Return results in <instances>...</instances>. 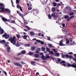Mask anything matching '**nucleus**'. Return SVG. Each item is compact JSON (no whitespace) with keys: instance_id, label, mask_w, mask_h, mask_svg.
I'll return each mask as SVG.
<instances>
[{"instance_id":"1","label":"nucleus","mask_w":76,"mask_h":76,"mask_svg":"<svg viewBox=\"0 0 76 76\" xmlns=\"http://www.w3.org/2000/svg\"><path fill=\"white\" fill-rule=\"evenodd\" d=\"M8 41H11V42L13 44V45H15L16 44V37L14 36L13 38L10 37L9 39H8Z\"/></svg>"},{"instance_id":"2","label":"nucleus","mask_w":76,"mask_h":76,"mask_svg":"<svg viewBox=\"0 0 76 76\" xmlns=\"http://www.w3.org/2000/svg\"><path fill=\"white\" fill-rule=\"evenodd\" d=\"M9 35L5 33L2 35V37L5 38V39H8L9 38Z\"/></svg>"},{"instance_id":"3","label":"nucleus","mask_w":76,"mask_h":76,"mask_svg":"<svg viewBox=\"0 0 76 76\" xmlns=\"http://www.w3.org/2000/svg\"><path fill=\"white\" fill-rule=\"evenodd\" d=\"M50 57V56H45L44 55H43L41 57L42 59L43 60H47V58H49Z\"/></svg>"},{"instance_id":"4","label":"nucleus","mask_w":76,"mask_h":76,"mask_svg":"<svg viewBox=\"0 0 76 76\" xmlns=\"http://www.w3.org/2000/svg\"><path fill=\"white\" fill-rule=\"evenodd\" d=\"M68 66L69 67H74L75 68H76V64H74L75 65L73 64H68Z\"/></svg>"},{"instance_id":"5","label":"nucleus","mask_w":76,"mask_h":76,"mask_svg":"<svg viewBox=\"0 0 76 76\" xmlns=\"http://www.w3.org/2000/svg\"><path fill=\"white\" fill-rule=\"evenodd\" d=\"M17 13H18V14L19 15H20V16H21L22 18H24V17H23V16H25V15H23V14H21V13H20V12L19 11H17Z\"/></svg>"},{"instance_id":"6","label":"nucleus","mask_w":76,"mask_h":76,"mask_svg":"<svg viewBox=\"0 0 76 76\" xmlns=\"http://www.w3.org/2000/svg\"><path fill=\"white\" fill-rule=\"evenodd\" d=\"M14 64L15 65L17 66H20V67H22V65H21V64L17 62H15Z\"/></svg>"},{"instance_id":"7","label":"nucleus","mask_w":76,"mask_h":76,"mask_svg":"<svg viewBox=\"0 0 76 76\" xmlns=\"http://www.w3.org/2000/svg\"><path fill=\"white\" fill-rule=\"evenodd\" d=\"M0 31H1L0 34H1V35H2V34L4 33V30H3V29H2V28H1L0 27Z\"/></svg>"},{"instance_id":"8","label":"nucleus","mask_w":76,"mask_h":76,"mask_svg":"<svg viewBox=\"0 0 76 76\" xmlns=\"http://www.w3.org/2000/svg\"><path fill=\"white\" fill-rule=\"evenodd\" d=\"M52 50H53V51H54V53H56V56H60L59 53H56L57 51L55 49H52Z\"/></svg>"},{"instance_id":"9","label":"nucleus","mask_w":76,"mask_h":76,"mask_svg":"<svg viewBox=\"0 0 76 76\" xmlns=\"http://www.w3.org/2000/svg\"><path fill=\"white\" fill-rule=\"evenodd\" d=\"M60 64H61V63H63V65L64 66H66V64H64V63H66V61H61V62H60Z\"/></svg>"},{"instance_id":"10","label":"nucleus","mask_w":76,"mask_h":76,"mask_svg":"<svg viewBox=\"0 0 76 76\" xmlns=\"http://www.w3.org/2000/svg\"><path fill=\"white\" fill-rule=\"evenodd\" d=\"M23 20L24 22V25H27V24L28 23V21H26L25 20L23 19Z\"/></svg>"},{"instance_id":"11","label":"nucleus","mask_w":76,"mask_h":76,"mask_svg":"<svg viewBox=\"0 0 76 76\" xmlns=\"http://www.w3.org/2000/svg\"><path fill=\"white\" fill-rule=\"evenodd\" d=\"M2 20L4 21V22H7V20L6 18H2Z\"/></svg>"},{"instance_id":"12","label":"nucleus","mask_w":76,"mask_h":76,"mask_svg":"<svg viewBox=\"0 0 76 76\" xmlns=\"http://www.w3.org/2000/svg\"><path fill=\"white\" fill-rule=\"evenodd\" d=\"M7 52H10V48L9 47H7Z\"/></svg>"},{"instance_id":"13","label":"nucleus","mask_w":76,"mask_h":76,"mask_svg":"<svg viewBox=\"0 0 76 76\" xmlns=\"http://www.w3.org/2000/svg\"><path fill=\"white\" fill-rule=\"evenodd\" d=\"M0 9L1 10H0V12H3V11H4V8L2 7H0Z\"/></svg>"},{"instance_id":"14","label":"nucleus","mask_w":76,"mask_h":76,"mask_svg":"<svg viewBox=\"0 0 76 76\" xmlns=\"http://www.w3.org/2000/svg\"><path fill=\"white\" fill-rule=\"evenodd\" d=\"M31 46V44H25V45H24V46L25 47H30V46Z\"/></svg>"},{"instance_id":"15","label":"nucleus","mask_w":76,"mask_h":76,"mask_svg":"<svg viewBox=\"0 0 76 76\" xmlns=\"http://www.w3.org/2000/svg\"><path fill=\"white\" fill-rule=\"evenodd\" d=\"M28 55H30V56H32V55H33V54H34V53L31 52L30 53H28Z\"/></svg>"},{"instance_id":"16","label":"nucleus","mask_w":76,"mask_h":76,"mask_svg":"<svg viewBox=\"0 0 76 76\" xmlns=\"http://www.w3.org/2000/svg\"><path fill=\"white\" fill-rule=\"evenodd\" d=\"M59 45L60 46H65V45H66L65 44H63L62 43H61V42H60V43Z\"/></svg>"},{"instance_id":"17","label":"nucleus","mask_w":76,"mask_h":76,"mask_svg":"<svg viewBox=\"0 0 76 76\" xmlns=\"http://www.w3.org/2000/svg\"><path fill=\"white\" fill-rule=\"evenodd\" d=\"M5 11H7L9 13H10V10L7 9H5Z\"/></svg>"},{"instance_id":"18","label":"nucleus","mask_w":76,"mask_h":76,"mask_svg":"<svg viewBox=\"0 0 76 76\" xmlns=\"http://www.w3.org/2000/svg\"><path fill=\"white\" fill-rule=\"evenodd\" d=\"M8 44H9V42H7L5 43V47H9V45H8Z\"/></svg>"},{"instance_id":"19","label":"nucleus","mask_w":76,"mask_h":76,"mask_svg":"<svg viewBox=\"0 0 76 76\" xmlns=\"http://www.w3.org/2000/svg\"><path fill=\"white\" fill-rule=\"evenodd\" d=\"M30 7H29L28 8V10H31V9H32V5H30Z\"/></svg>"},{"instance_id":"20","label":"nucleus","mask_w":76,"mask_h":76,"mask_svg":"<svg viewBox=\"0 0 76 76\" xmlns=\"http://www.w3.org/2000/svg\"><path fill=\"white\" fill-rule=\"evenodd\" d=\"M16 46V47H19L20 45H19V42H17L16 45H15Z\"/></svg>"},{"instance_id":"21","label":"nucleus","mask_w":76,"mask_h":76,"mask_svg":"<svg viewBox=\"0 0 76 76\" xmlns=\"http://www.w3.org/2000/svg\"><path fill=\"white\" fill-rule=\"evenodd\" d=\"M35 48V47H34V46H33L32 47V48H31V50H32V51H34V50H35V48Z\"/></svg>"},{"instance_id":"22","label":"nucleus","mask_w":76,"mask_h":76,"mask_svg":"<svg viewBox=\"0 0 76 76\" xmlns=\"http://www.w3.org/2000/svg\"><path fill=\"white\" fill-rule=\"evenodd\" d=\"M35 62H31V64H32V65H33V66H36V65L35 64Z\"/></svg>"},{"instance_id":"23","label":"nucleus","mask_w":76,"mask_h":76,"mask_svg":"<svg viewBox=\"0 0 76 76\" xmlns=\"http://www.w3.org/2000/svg\"><path fill=\"white\" fill-rule=\"evenodd\" d=\"M21 54H25V53H26V51L25 50H22L21 51Z\"/></svg>"},{"instance_id":"24","label":"nucleus","mask_w":76,"mask_h":76,"mask_svg":"<svg viewBox=\"0 0 76 76\" xmlns=\"http://www.w3.org/2000/svg\"><path fill=\"white\" fill-rule=\"evenodd\" d=\"M49 53L50 54H53V55H54V54L53 53V51H50L49 52Z\"/></svg>"},{"instance_id":"25","label":"nucleus","mask_w":76,"mask_h":76,"mask_svg":"<svg viewBox=\"0 0 76 76\" xmlns=\"http://www.w3.org/2000/svg\"><path fill=\"white\" fill-rule=\"evenodd\" d=\"M54 6H57V3L53 2V3Z\"/></svg>"},{"instance_id":"26","label":"nucleus","mask_w":76,"mask_h":76,"mask_svg":"<svg viewBox=\"0 0 76 76\" xmlns=\"http://www.w3.org/2000/svg\"><path fill=\"white\" fill-rule=\"evenodd\" d=\"M30 35H34V33L33 32H31Z\"/></svg>"},{"instance_id":"27","label":"nucleus","mask_w":76,"mask_h":76,"mask_svg":"<svg viewBox=\"0 0 76 76\" xmlns=\"http://www.w3.org/2000/svg\"><path fill=\"white\" fill-rule=\"evenodd\" d=\"M49 47H53V45L51 44H49L48 45Z\"/></svg>"},{"instance_id":"28","label":"nucleus","mask_w":76,"mask_h":76,"mask_svg":"<svg viewBox=\"0 0 76 76\" xmlns=\"http://www.w3.org/2000/svg\"><path fill=\"white\" fill-rule=\"evenodd\" d=\"M11 1L12 6H13L14 7H15V6L13 5V1L12 0H11Z\"/></svg>"},{"instance_id":"29","label":"nucleus","mask_w":76,"mask_h":76,"mask_svg":"<svg viewBox=\"0 0 76 76\" xmlns=\"http://www.w3.org/2000/svg\"><path fill=\"white\" fill-rule=\"evenodd\" d=\"M27 38V36L26 35H24L23 36V38L24 39H26Z\"/></svg>"},{"instance_id":"30","label":"nucleus","mask_w":76,"mask_h":76,"mask_svg":"<svg viewBox=\"0 0 76 76\" xmlns=\"http://www.w3.org/2000/svg\"><path fill=\"white\" fill-rule=\"evenodd\" d=\"M48 16L49 19H51V15L48 14Z\"/></svg>"},{"instance_id":"31","label":"nucleus","mask_w":76,"mask_h":76,"mask_svg":"<svg viewBox=\"0 0 76 76\" xmlns=\"http://www.w3.org/2000/svg\"><path fill=\"white\" fill-rule=\"evenodd\" d=\"M36 41L37 42H39L40 43L41 42V40H36Z\"/></svg>"},{"instance_id":"32","label":"nucleus","mask_w":76,"mask_h":76,"mask_svg":"<svg viewBox=\"0 0 76 76\" xmlns=\"http://www.w3.org/2000/svg\"><path fill=\"white\" fill-rule=\"evenodd\" d=\"M21 63L22 64H26V63L23 61H21Z\"/></svg>"},{"instance_id":"33","label":"nucleus","mask_w":76,"mask_h":76,"mask_svg":"<svg viewBox=\"0 0 76 76\" xmlns=\"http://www.w3.org/2000/svg\"><path fill=\"white\" fill-rule=\"evenodd\" d=\"M1 42H2V43H5V42H6V41L5 40H3L1 41Z\"/></svg>"},{"instance_id":"34","label":"nucleus","mask_w":76,"mask_h":76,"mask_svg":"<svg viewBox=\"0 0 76 76\" xmlns=\"http://www.w3.org/2000/svg\"><path fill=\"white\" fill-rule=\"evenodd\" d=\"M16 3L17 4H18L19 3V0H16Z\"/></svg>"},{"instance_id":"35","label":"nucleus","mask_w":76,"mask_h":76,"mask_svg":"<svg viewBox=\"0 0 76 76\" xmlns=\"http://www.w3.org/2000/svg\"><path fill=\"white\" fill-rule=\"evenodd\" d=\"M35 56L36 57H39V55L38 54H35Z\"/></svg>"},{"instance_id":"36","label":"nucleus","mask_w":76,"mask_h":76,"mask_svg":"<svg viewBox=\"0 0 76 76\" xmlns=\"http://www.w3.org/2000/svg\"><path fill=\"white\" fill-rule=\"evenodd\" d=\"M41 49L43 51H44L45 50V48H44V47H42L41 48Z\"/></svg>"},{"instance_id":"37","label":"nucleus","mask_w":76,"mask_h":76,"mask_svg":"<svg viewBox=\"0 0 76 76\" xmlns=\"http://www.w3.org/2000/svg\"><path fill=\"white\" fill-rule=\"evenodd\" d=\"M17 8H18V9L20 8V7L19 6V4H17Z\"/></svg>"},{"instance_id":"38","label":"nucleus","mask_w":76,"mask_h":76,"mask_svg":"<svg viewBox=\"0 0 76 76\" xmlns=\"http://www.w3.org/2000/svg\"><path fill=\"white\" fill-rule=\"evenodd\" d=\"M69 18V17L67 16V15H65V19H67Z\"/></svg>"},{"instance_id":"39","label":"nucleus","mask_w":76,"mask_h":76,"mask_svg":"<svg viewBox=\"0 0 76 76\" xmlns=\"http://www.w3.org/2000/svg\"><path fill=\"white\" fill-rule=\"evenodd\" d=\"M51 16L52 17H54V16H55V13H53L51 15Z\"/></svg>"},{"instance_id":"40","label":"nucleus","mask_w":76,"mask_h":76,"mask_svg":"<svg viewBox=\"0 0 76 76\" xmlns=\"http://www.w3.org/2000/svg\"><path fill=\"white\" fill-rule=\"evenodd\" d=\"M73 15H74V13L73 12H71L69 14V15H70V16Z\"/></svg>"},{"instance_id":"41","label":"nucleus","mask_w":76,"mask_h":76,"mask_svg":"<svg viewBox=\"0 0 76 76\" xmlns=\"http://www.w3.org/2000/svg\"><path fill=\"white\" fill-rule=\"evenodd\" d=\"M40 1H41L42 3H45L44 0H40Z\"/></svg>"},{"instance_id":"42","label":"nucleus","mask_w":76,"mask_h":76,"mask_svg":"<svg viewBox=\"0 0 76 76\" xmlns=\"http://www.w3.org/2000/svg\"><path fill=\"white\" fill-rule=\"evenodd\" d=\"M47 38H48V40H49V41H51V39H50V37H48Z\"/></svg>"},{"instance_id":"43","label":"nucleus","mask_w":76,"mask_h":76,"mask_svg":"<svg viewBox=\"0 0 76 76\" xmlns=\"http://www.w3.org/2000/svg\"><path fill=\"white\" fill-rule=\"evenodd\" d=\"M11 23H15V20H13L11 22Z\"/></svg>"},{"instance_id":"44","label":"nucleus","mask_w":76,"mask_h":76,"mask_svg":"<svg viewBox=\"0 0 76 76\" xmlns=\"http://www.w3.org/2000/svg\"><path fill=\"white\" fill-rule=\"evenodd\" d=\"M16 36H17V37L18 38H20V36L19 35L17 34Z\"/></svg>"},{"instance_id":"45","label":"nucleus","mask_w":76,"mask_h":76,"mask_svg":"<svg viewBox=\"0 0 76 76\" xmlns=\"http://www.w3.org/2000/svg\"><path fill=\"white\" fill-rule=\"evenodd\" d=\"M37 51H41V48H37Z\"/></svg>"},{"instance_id":"46","label":"nucleus","mask_w":76,"mask_h":76,"mask_svg":"<svg viewBox=\"0 0 76 76\" xmlns=\"http://www.w3.org/2000/svg\"><path fill=\"white\" fill-rule=\"evenodd\" d=\"M46 50L48 51H50V49L48 48H47L46 49Z\"/></svg>"},{"instance_id":"47","label":"nucleus","mask_w":76,"mask_h":76,"mask_svg":"<svg viewBox=\"0 0 76 76\" xmlns=\"http://www.w3.org/2000/svg\"><path fill=\"white\" fill-rule=\"evenodd\" d=\"M55 10L56 8H53L52 9V11H53V12H54V11H55Z\"/></svg>"},{"instance_id":"48","label":"nucleus","mask_w":76,"mask_h":76,"mask_svg":"<svg viewBox=\"0 0 76 76\" xmlns=\"http://www.w3.org/2000/svg\"><path fill=\"white\" fill-rule=\"evenodd\" d=\"M26 26L28 30H30V28H29V27H28V26Z\"/></svg>"},{"instance_id":"49","label":"nucleus","mask_w":76,"mask_h":76,"mask_svg":"<svg viewBox=\"0 0 76 76\" xmlns=\"http://www.w3.org/2000/svg\"><path fill=\"white\" fill-rule=\"evenodd\" d=\"M35 53L36 54H38V53H39V51H37L35 52Z\"/></svg>"},{"instance_id":"50","label":"nucleus","mask_w":76,"mask_h":76,"mask_svg":"<svg viewBox=\"0 0 76 76\" xmlns=\"http://www.w3.org/2000/svg\"><path fill=\"white\" fill-rule=\"evenodd\" d=\"M39 54H40V55H42V56H43L44 55V53L42 52L40 53Z\"/></svg>"},{"instance_id":"51","label":"nucleus","mask_w":76,"mask_h":76,"mask_svg":"<svg viewBox=\"0 0 76 76\" xmlns=\"http://www.w3.org/2000/svg\"><path fill=\"white\" fill-rule=\"evenodd\" d=\"M32 12H34V13H35V12H37V10H34Z\"/></svg>"},{"instance_id":"52","label":"nucleus","mask_w":76,"mask_h":76,"mask_svg":"<svg viewBox=\"0 0 76 76\" xmlns=\"http://www.w3.org/2000/svg\"><path fill=\"white\" fill-rule=\"evenodd\" d=\"M65 56H66V57L67 58H68V57H69V55H68L67 54Z\"/></svg>"},{"instance_id":"53","label":"nucleus","mask_w":76,"mask_h":76,"mask_svg":"<svg viewBox=\"0 0 76 76\" xmlns=\"http://www.w3.org/2000/svg\"><path fill=\"white\" fill-rule=\"evenodd\" d=\"M62 26H63V27H65V24L64 23H63L62 24Z\"/></svg>"},{"instance_id":"54","label":"nucleus","mask_w":76,"mask_h":76,"mask_svg":"<svg viewBox=\"0 0 76 76\" xmlns=\"http://www.w3.org/2000/svg\"><path fill=\"white\" fill-rule=\"evenodd\" d=\"M65 56H66L64 55H62V57L64 58V57H65Z\"/></svg>"},{"instance_id":"55","label":"nucleus","mask_w":76,"mask_h":76,"mask_svg":"<svg viewBox=\"0 0 76 76\" xmlns=\"http://www.w3.org/2000/svg\"><path fill=\"white\" fill-rule=\"evenodd\" d=\"M69 54H73V53L70 52L68 53Z\"/></svg>"},{"instance_id":"56","label":"nucleus","mask_w":76,"mask_h":76,"mask_svg":"<svg viewBox=\"0 0 76 76\" xmlns=\"http://www.w3.org/2000/svg\"><path fill=\"white\" fill-rule=\"evenodd\" d=\"M69 58H72V56L71 55H69Z\"/></svg>"},{"instance_id":"57","label":"nucleus","mask_w":76,"mask_h":76,"mask_svg":"<svg viewBox=\"0 0 76 76\" xmlns=\"http://www.w3.org/2000/svg\"><path fill=\"white\" fill-rule=\"evenodd\" d=\"M0 6H3V4H0Z\"/></svg>"},{"instance_id":"58","label":"nucleus","mask_w":76,"mask_h":76,"mask_svg":"<svg viewBox=\"0 0 76 76\" xmlns=\"http://www.w3.org/2000/svg\"><path fill=\"white\" fill-rule=\"evenodd\" d=\"M63 41V39H62L59 42L60 44V42L61 43H62Z\"/></svg>"},{"instance_id":"59","label":"nucleus","mask_w":76,"mask_h":76,"mask_svg":"<svg viewBox=\"0 0 76 76\" xmlns=\"http://www.w3.org/2000/svg\"><path fill=\"white\" fill-rule=\"evenodd\" d=\"M22 54L21 53H20L18 54V56H20V55H21Z\"/></svg>"},{"instance_id":"60","label":"nucleus","mask_w":76,"mask_h":76,"mask_svg":"<svg viewBox=\"0 0 76 76\" xmlns=\"http://www.w3.org/2000/svg\"><path fill=\"white\" fill-rule=\"evenodd\" d=\"M58 61H61V59L59 58L58 59Z\"/></svg>"},{"instance_id":"61","label":"nucleus","mask_w":76,"mask_h":76,"mask_svg":"<svg viewBox=\"0 0 76 76\" xmlns=\"http://www.w3.org/2000/svg\"><path fill=\"white\" fill-rule=\"evenodd\" d=\"M20 9L21 11H22V7H20Z\"/></svg>"},{"instance_id":"62","label":"nucleus","mask_w":76,"mask_h":76,"mask_svg":"<svg viewBox=\"0 0 76 76\" xmlns=\"http://www.w3.org/2000/svg\"><path fill=\"white\" fill-rule=\"evenodd\" d=\"M74 16H72L70 17V18H74Z\"/></svg>"},{"instance_id":"63","label":"nucleus","mask_w":76,"mask_h":76,"mask_svg":"<svg viewBox=\"0 0 76 76\" xmlns=\"http://www.w3.org/2000/svg\"><path fill=\"white\" fill-rule=\"evenodd\" d=\"M57 17H58V16H57V15H55L54 17H55V18H57Z\"/></svg>"},{"instance_id":"64","label":"nucleus","mask_w":76,"mask_h":76,"mask_svg":"<svg viewBox=\"0 0 76 76\" xmlns=\"http://www.w3.org/2000/svg\"><path fill=\"white\" fill-rule=\"evenodd\" d=\"M69 42V41H68L66 42V44H68Z\"/></svg>"}]
</instances>
